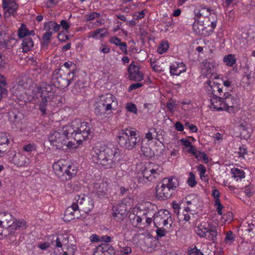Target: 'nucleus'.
Returning <instances> with one entry per match:
<instances>
[{"label": "nucleus", "mask_w": 255, "mask_h": 255, "mask_svg": "<svg viewBox=\"0 0 255 255\" xmlns=\"http://www.w3.org/2000/svg\"><path fill=\"white\" fill-rule=\"evenodd\" d=\"M188 255H204V254L198 249L196 246L191 248L188 250Z\"/></svg>", "instance_id": "de8ad7c7"}, {"label": "nucleus", "mask_w": 255, "mask_h": 255, "mask_svg": "<svg viewBox=\"0 0 255 255\" xmlns=\"http://www.w3.org/2000/svg\"><path fill=\"white\" fill-rule=\"evenodd\" d=\"M171 218L169 212L166 210H160L158 211L155 216L153 218V223L155 227L162 226L169 228L171 224H169V227L167 226L169 224V219Z\"/></svg>", "instance_id": "f8f14e48"}, {"label": "nucleus", "mask_w": 255, "mask_h": 255, "mask_svg": "<svg viewBox=\"0 0 255 255\" xmlns=\"http://www.w3.org/2000/svg\"><path fill=\"white\" fill-rule=\"evenodd\" d=\"M10 140L4 132L0 133V157L7 149Z\"/></svg>", "instance_id": "c85d7f7f"}, {"label": "nucleus", "mask_w": 255, "mask_h": 255, "mask_svg": "<svg viewBox=\"0 0 255 255\" xmlns=\"http://www.w3.org/2000/svg\"><path fill=\"white\" fill-rule=\"evenodd\" d=\"M169 45L167 41H162L157 48V52L159 54H162L168 49Z\"/></svg>", "instance_id": "a18cd8bd"}, {"label": "nucleus", "mask_w": 255, "mask_h": 255, "mask_svg": "<svg viewBox=\"0 0 255 255\" xmlns=\"http://www.w3.org/2000/svg\"><path fill=\"white\" fill-rule=\"evenodd\" d=\"M118 105L116 98L111 93L101 95L95 101V114L97 116L109 114L116 110Z\"/></svg>", "instance_id": "7ed1b4c3"}, {"label": "nucleus", "mask_w": 255, "mask_h": 255, "mask_svg": "<svg viewBox=\"0 0 255 255\" xmlns=\"http://www.w3.org/2000/svg\"><path fill=\"white\" fill-rule=\"evenodd\" d=\"M100 14L99 13L94 12L91 13L89 14H87L85 15V18L86 21H90L94 20L96 18H98L100 16Z\"/></svg>", "instance_id": "603ef678"}, {"label": "nucleus", "mask_w": 255, "mask_h": 255, "mask_svg": "<svg viewBox=\"0 0 255 255\" xmlns=\"http://www.w3.org/2000/svg\"><path fill=\"white\" fill-rule=\"evenodd\" d=\"M255 38V34L253 31L245 30L241 34V47L246 49L247 47L251 44Z\"/></svg>", "instance_id": "aec40b11"}, {"label": "nucleus", "mask_w": 255, "mask_h": 255, "mask_svg": "<svg viewBox=\"0 0 255 255\" xmlns=\"http://www.w3.org/2000/svg\"><path fill=\"white\" fill-rule=\"evenodd\" d=\"M236 58L234 54H230L225 55L223 58V61L229 67H232L236 62Z\"/></svg>", "instance_id": "ea45409f"}, {"label": "nucleus", "mask_w": 255, "mask_h": 255, "mask_svg": "<svg viewBox=\"0 0 255 255\" xmlns=\"http://www.w3.org/2000/svg\"><path fill=\"white\" fill-rule=\"evenodd\" d=\"M194 155L198 160L202 159L205 163H207L209 161L207 155L204 152L197 151Z\"/></svg>", "instance_id": "09e8293b"}, {"label": "nucleus", "mask_w": 255, "mask_h": 255, "mask_svg": "<svg viewBox=\"0 0 255 255\" xmlns=\"http://www.w3.org/2000/svg\"><path fill=\"white\" fill-rule=\"evenodd\" d=\"M216 63L212 59L206 60L201 64V73L205 77H209L214 72L216 67Z\"/></svg>", "instance_id": "f3484780"}, {"label": "nucleus", "mask_w": 255, "mask_h": 255, "mask_svg": "<svg viewBox=\"0 0 255 255\" xmlns=\"http://www.w3.org/2000/svg\"><path fill=\"white\" fill-rule=\"evenodd\" d=\"M231 172L232 174V177L234 178L236 181H238L245 177V173L242 169L233 168L231 169Z\"/></svg>", "instance_id": "4c0bfd02"}, {"label": "nucleus", "mask_w": 255, "mask_h": 255, "mask_svg": "<svg viewBox=\"0 0 255 255\" xmlns=\"http://www.w3.org/2000/svg\"><path fill=\"white\" fill-rule=\"evenodd\" d=\"M154 206L150 203H146L137 206L139 210V215H143L145 218H154L157 212L153 209Z\"/></svg>", "instance_id": "2eb2a0df"}, {"label": "nucleus", "mask_w": 255, "mask_h": 255, "mask_svg": "<svg viewBox=\"0 0 255 255\" xmlns=\"http://www.w3.org/2000/svg\"><path fill=\"white\" fill-rule=\"evenodd\" d=\"M205 225H206V222H202L199 225L195 230V232L197 234V235L201 238H205L206 237V233L204 231V230L202 229V227H204Z\"/></svg>", "instance_id": "37998d69"}, {"label": "nucleus", "mask_w": 255, "mask_h": 255, "mask_svg": "<svg viewBox=\"0 0 255 255\" xmlns=\"http://www.w3.org/2000/svg\"><path fill=\"white\" fill-rule=\"evenodd\" d=\"M206 92L208 95L210 96V101L216 97H218L220 99V97H218V95L217 94V91L220 89V86H221V84L220 83H216L213 82V83L210 80H208L206 82Z\"/></svg>", "instance_id": "412c9836"}, {"label": "nucleus", "mask_w": 255, "mask_h": 255, "mask_svg": "<svg viewBox=\"0 0 255 255\" xmlns=\"http://www.w3.org/2000/svg\"><path fill=\"white\" fill-rule=\"evenodd\" d=\"M176 105L175 102H168L167 103L166 107L170 112H173L175 111Z\"/></svg>", "instance_id": "680f3d73"}, {"label": "nucleus", "mask_w": 255, "mask_h": 255, "mask_svg": "<svg viewBox=\"0 0 255 255\" xmlns=\"http://www.w3.org/2000/svg\"><path fill=\"white\" fill-rule=\"evenodd\" d=\"M45 92L46 93V95L47 96L48 95H50V98L48 99L49 103L50 102V104H51L53 106H58V102H57V98H56V95L53 94V93L51 92V86L50 85H47L44 88H43Z\"/></svg>", "instance_id": "72a5a7b5"}, {"label": "nucleus", "mask_w": 255, "mask_h": 255, "mask_svg": "<svg viewBox=\"0 0 255 255\" xmlns=\"http://www.w3.org/2000/svg\"><path fill=\"white\" fill-rule=\"evenodd\" d=\"M198 170L200 172V177L202 179L206 177L205 174L206 172V168L203 165L200 164L198 167Z\"/></svg>", "instance_id": "4d7b16f0"}, {"label": "nucleus", "mask_w": 255, "mask_h": 255, "mask_svg": "<svg viewBox=\"0 0 255 255\" xmlns=\"http://www.w3.org/2000/svg\"><path fill=\"white\" fill-rule=\"evenodd\" d=\"M117 140L120 145L128 150L135 148L139 144L140 138L135 131L126 128L118 132Z\"/></svg>", "instance_id": "39448f33"}, {"label": "nucleus", "mask_w": 255, "mask_h": 255, "mask_svg": "<svg viewBox=\"0 0 255 255\" xmlns=\"http://www.w3.org/2000/svg\"><path fill=\"white\" fill-rule=\"evenodd\" d=\"M60 27L61 28L65 30H68V29L70 27V24L65 20H61L60 22Z\"/></svg>", "instance_id": "0e129e2a"}, {"label": "nucleus", "mask_w": 255, "mask_h": 255, "mask_svg": "<svg viewBox=\"0 0 255 255\" xmlns=\"http://www.w3.org/2000/svg\"><path fill=\"white\" fill-rule=\"evenodd\" d=\"M120 252L125 255H128L131 252V249L129 247L125 246L121 247Z\"/></svg>", "instance_id": "338daca9"}, {"label": "nucleus", "mask_w": 255, "mask_h": 255, "mask_svg": "<svg viewBox=\"0 0 255 255\" xmlns=\"http://www.w3.org/2000/svg\"><path fill=\"white\" fill-rule=\"evenodd\" d=\"M33 47V41L31 37H27L22 39L21 48L23 52H27L31 50Z\"/></svg>", "instance_id": "473e14b6"}, {"label": "nucleus", "mask_w": 255, "mask_h": 255, "mask_svg": "<svg viewBox=\"0 0 255 255\" xmlns=\"http://www.w3.org/2000/svg\"><path fill=\"white\" fill-rule=\"evenodd\" d=\"M74 72L62 74L60 70H55L52 76L53 84L58 88L64 89L70 85L71 80H74Z\"/></svg>", "instance_id": "1a4fd4ad"}, {"label": "nucleus", "mask_w": 255, "mask_h": 255, "mask_svg": "<svg viewBox=\"0 0 255 255\" xmlns=\"http://www.w3.org/2000/svg\"><path fill=\"white\" fill-rule=\"evenodd\" d=\"M156 130L154 128H150L148 132L145 135V138L148 139V140H151L153 139L152 135L153 133H156Z\"/></svg>", "instance_id": "bf43d9fd"}, {"label": "nucleus", "mask_w": 255, "mask_h": 255, "mask_svg": "<svg viewBox=\"0 0 255 255\" xmlns=\"http://www.w3.org/2000/svg\"><path fill=\"white\" fill-rule=\"evenodd\" d=\"M238 128L241 138L248 139L250 137V128L247 125L242 123Z\"/></svg>", "instance_id": "2f4dec72"}, {"label": "nucleus", "mask_w": 255, "mask_h": 255, "mask_svg": "<svg viewBox=\"0 0 255 255\" xmlns=\"http://www.w3.org/2000/svg\"><path fill=\"white\" fill-rule=\"evenodd\" d=\"M185 126L186 128L190 129V130L192 132H196L198 130V128L195 125L190 124L188 122L185 123Z\"/></svg>", "instance_id": "052dcab7"}, {"label": "nucleus", "mask_w": 255, "mask_h": 255, "mask_svg": "<svg viewBox=\"0 0 255 255\" xmlns=\"http://www.w3.org/2000/svg\"><path fill=\"white\" fill-rule=\"evenodd\" d=\"M133 213L130 214L129 218L134 227H137L141 223L143 215H139V210L136 208H133Z\"/></svg>", "instance_id": "cd10ccee"}, {"label": "nucleus", "mask_w": 255, "mask_h": 255, "mask_svg": "<svg viewBox=\"0 0 255 255\" xmlns=\"http://www.w3.org/2000/svg\"><path fill=\"white\" fill-rule=\"evenodd\" d=\"M255 80L254 74L247 67L242 79V85L245 89H248L251 86Z\"/></svg>", "instance_id": "5701e85b"}, {"label": "nucleus", "mask_w": 255, "mask_h": 255, "mask_svg": "<svg viewBox=\"0 0 255 255\" xmlns=\"http://www.w3.org/2000/svg\"><path fill=\"white\" fill-rule=\"evenodd\" d=\"M194 18H205L204 20H207L212 26L216 27L217 15L214 8L208 7L204 4H198L194 9Z\"/></svg>", "instance_id": "0eeeda50"}, {"label": "nucleus", "mask_w": 255, "mask_h": 255, "mask_svg": "<svg viewBox=\"0 0 255 255\" xmlns=\"http://www.w3.org/2000/svg\"><path fill=\"white\" fill-rule=\"evenodd\" d=\"M109 42L111 44L116 45V46H119L121 44V40L117 36H113L110 38Z\"/></svg>", "instance_id": "13d9d810"}, {"label": "nucleus", "mask_w": 255, "mask_h": 255, "mask_svg": "<svg viewBox=\"0 0 255 255\" xmlns=\"http://www.w3.org/2000/svg\"><path fill=\"white\" fill-rule=\"evenodd\" d=\"M142 85L143 84L140 83H133L128 87V90L129 92H130L133 90L141 87Z\"/></svg>", "instance_id": "774afa93"}, {"label": "nucleus", "mask_w": 255, "mask_h": 255, "mask_svg": "<svg viewBox=\"0 0 255 255\" xmlns=\"http://www.w3.org/2000/svg\"><path fill=\"white\" fill-rule=\"evenodd\" d=\"M50 95H46V93L43 88L41 90V99L39 100L38 109L41 112L42 116H45L47 114V107L49 103L48 99L50 98Z\"/></svg>", "instance_id": "4be33fe9"}, {"label": "nucleus", "mask_w": 255, "mask_h": 255, "mask_svg": "<svg viewBox=\"0 0 255 255\" xmlns=\"http://www.w3.org/2000/svg\"><path fill=\"white\" fill-rule=\"evenodd\" d=\"M80 213L77 204L73 201L72 205L65 210L63 219L65 222H69L75 218H78Z\"/></svg>", "instance_id": "ddd939ff"}, {"label": "nucleus", "mask_w": 255, "mask_h": 255, "mask_svg": "<svg viewBox=\"0 0 255 255\" xmlns=\"http://www.w3.org/2000/svg\"><path fill=\"white\" fill-rule=\"evenodd\" d=\"M187 204V207L185 208V211L188 212L191 211H194L197 208L198 197L195 195H190L185 198Z\"/></svg>", "instance_id": "a878e982"}, {"label": "nucleus", "mask_w": 255, "mask_h": 255, "mask_svg": "<svg viewBox=\"0 0 255 255\" xmlns=\"http://www.w3.org/2000/svg\"><path fill=\"white\" fill-rule=\"evenodd\" d=\"M157 229L155 230L156 233V237L157 238H161L165 236L167 232L166 229H164L162 227L160 228L159 227H156Z\"/></svg>", "instance_id": "49530a36"}, {"label": "nucleus", "mask_w": 255, "mask_h": 255, "mask_svg": "<svg viewBox=\"0 0 255 255\" xmlns=\"http://www.w3.org/2000/svg\"><path fill=\"white\" fill-rule=\"evenodd\" d=\"M44 26L46 30L49 31L52 30L54 33L58 32L60 29V25L52 21L45 23Z\"/></svg>", "instance_id": "58836bf2"}, {"label": "nucleus", "mask_w": 255, "mask_h": 255, "mask_svg": "<svg viewBox=\"0 0 255 255\" xmlns=\"http://www.w3.org/2000/svg\"><path fill=\"white\" fill-rule=\"evenodd\" d=\"M74 201L77 204L79 211H81L85 213L90 212L94 206L93 200L85 195H76Z\"/></svg>", "instance_id": "9b49d317"}, {"label": "nucleus", "mask_w": 255, "mask_h": 255, "mask_svg": "<svg viewBox=\"0 0 255 255\" xmlns=\"http://www.w3.org/2000/svg\"><path fill=\"white\" fill-rule=\"evenodd\" d=\"M17 35L19 38L23 39L31 36H34L35 32L33 30H29L27 26L24 23H22L17 30Z\"/></svg>", "instance_id": "bb28decb"}, {"label": "nucleus", "mask_w": 255, "mask_h": 255, "mask_svg": "<svg viewBox=\"0 0 255 255\" xmlns=\"http://www.w3.org/2000/svg\"><path fill=\"white\" fill-rule=\"evenodd\" d=\"M64 238L63 235H61L57 237L56 239V246L58 248H62L63 246Z\"/></svg>", "instance_id": "69168bd1"}, {"label": "nucleus", "mask_w": 255, "mask_h": 255, "mask_svg": "<svg viewBox=\"0 0 255 255\" xmlns=\"http://www.w3.org/2000/svg\"><path fill=\"white\" fill-rule=\"evenodd\" d=\"M2 6L4 10V18L7 19L12 15L15 18L16 11V0H3Z\"/></svg>", "instance_id": "4468645a"}, {"label": "nucleus", "mask_w": 255, "mask_h": 255, "mask_svg": "<svg viewBox=\"0 0 255 255\" xmlns=\"http://www.w3.org/2000/svg\"><path fill=\"white\" fill-rule=\"evenodd\" d=\"M94 192L99 197H103L108 190V184L103 181H99L94 184Z\"/></svg>", "instance_id": "b1692460"}, {"label": "nucleus", "mask_w": 255, "mask_h": 255, "mask_svg": "<svg viewBox=\"0 0 255 255\" xmlns=\"http://www.w3.org/2000/svg\"><path fill=\"white\" fill-rule=\"evenodd\" d=\"M6 80L3 76L0 75V100L2 96L6 94V90L5 88Z\"/></svg>", "instance_id": "79ce46f5"}, {"label": "nucleus", "mask_w": 255, "mask_h": 255, "mask_svg": "<svg viewBox=\"0 0 255 255\" xmlns=\"http://www.w3.org/2000/svg\"><path fill=\"white\" fill-rule=\"evenodd\" d=\"M141 150L142 154L146 157H152L154 155V151L150 147L148 142L144 143L143 141H142Z\"/></svg>", "instance_id": "f704fd0d"}, {"label": "nucleus", "mask_w": 255, "mask_h": 255, "mask_svg": "<svg viewBox=\"0 0 255 255\" xmlns=\"http://www.w3.org/2000/svg\"><path fill=\"white\" fill-rule=\"evenodd\" d=\"M219 98L217 97L211 100L210 108L217 111L225 110L229 113H234L239 102L238 97L225 92L223 96Z\"/></svg>", "instance_id": "20e7f679"}, {"label": "nucleus", "mask_w": 255, "mask_h": 255, "mask_svg": "<svg viewBox=\"0 0 255 255\" xmlns=\"http://www.w3.org/2000/svg\"><path fill=\"white\" fill-rule=\"evenodd\" d=\"M53 169L55 175L63 182L70 180L76 175L78 171L74 164L64 165L60 161L53 164Z\"/></svg>", "instance_id": "423d86ee"}, {"label": "nucleus", "mask_w": 255, "mask_h": 255, "mask_svg": "<svg viewBox=\"0 0 255 255\" xmlns=\"http://www.w3.org/2000/svg\"><path fill=\"white\" fill-rule=\"evenodd\" d=\"M37 146L34 143H29L26 145H25L23 147V151L28 152L31 153L33 151H35L36 150Z\"/></svg>", "instance_id": "c03bdc74"}, {"label": "nucleus", "mask_w": 255, "mask_h": 255, "mask_svg": "<svg viewBox=\"0 0 255 255\" xmlns=\"http://www.w3.org/2000/svg\"><path fill=\"white\" fill-rule=\"evenodd\" d=\"M182 63H175L172 64L170 66V73L171 75H179L182 72L185 71V69L182 67V70H179L182 67Z\"/></svg>", "instance_id": "e433bc0d"}, {"label": "nucleus", "mask_w": 255, "mask_h": 255, "mask_svg": "<svg viewBox=\"0 0 255 255\" xmlns=\"http://www.w3.org/2000/svg\"><path fill=\"white\" fill-rule=\"evenodd\" d=\"M126 206L124 204H119L114 209L113 216L118 221H122L126 213Z\"/></svg>", "instance_id": "393cba45"}, {"label": "nucleus", "mask_w": 255, "mask_h": 255, "mask_svg": "<svg viewBox=\"0 0 255 255\" xmlns=\"http://www.w3.org/2000/svg\"><path fill=\"white\" fill-rule=\"evenodd\" d=\"M126 108L127 110L132 113L137 114V108L135 104L132 103H128L127 104Z\"/></svg>", "instance_id": "6e6d98bb"}, {"label": "nucleus", "mask_w": 255, "mask_h": 255, "mask_svg": "<svg viewBox=\"0 0 255 255\" xmlns=\"http://www.w3.org/2000/svg\"><path fill=\"white\" fill-rule=\"evenodd\" d=\"M92 133L90 125L76 119L62 129L52 132L49 136L51 144L58 149H63L70 138H73L78 143L88 138Z\"/></svg>", "instance_id": "f257e3e1"}, {"label": "nucleus", "mask_w": 255, "mask_h": 255, "mask_svg": "<svg viewBox=\"0 0 255 255\" xmlns=\"http://www.w3.org/2000/svg\"><path fill=\"white\" fill-rule=\"evenodd\" d=\"M201 227L206 233V237L205 238L214 243H216L218 235L217 227L216 226L207 223H206V225H205L204 227Z\"/></svg>", "instance_id": "a211bd4d"}, {"label": "nucleus", "mask_w": 255, "mask_h": 255, "mask_svg": "<svg viewBox=\"0 0 255 255\" xmlns=\"http://www.w3.org/2000/svg\"><path fill=\"white\" fill-rule=\"evenodd\" d=\"M91 35L89 37H91L93 38H100L106 36L108 34V30L105 28H98L96 30L91 32Z\"/></svg>", "instance_id": "c9c22d12"}, {"label": "nucleus", "mask_w": 255, "mask_h": 255, "mask_svg": "<svg viewBox=\"0 0 255 255\" xmlns=\"http://www.w3.org/2000/svg\"><path fill=\"white\" fill-rule=\"evenodd\" d=\"M140 68L138 66L135 65V62L132 61L128 68V71L129 74V79L133 81H140L142 79L143 75L140 72Z\"/></svg>", "instance_id": "6ab92c4d"}, {"label": "nucleus", "mask_w": 255, "mask_h": 255, "mask_svg": "<svg viewBox=\"0 0 255 255\" xmlns=\"http://www.w3.org/2000/svg\"><path fill=\"white\" fill-rule=\"evenodd\" d=\"M27 227L26 222L23 219L17 220V230H22Z\"/></svg>", "instance_id": "864d4df0"}, {"label": "nucleus", "mask_w": 255, "mask_h": 255, "mask_svg": "<svg viewBox=\"0 0 255 255\" xmlns=\"http://www.w3.org/2000/svg\"><path fill=\"white\" fill-rule=\"evenodd\" d=\"M13 218L12 215L9 213H4L0 220V223L2 224V227L4 228H9L12 224L14 223Z\"/></svg>", "instance_id": "c756f323"}, {"label": "nucleus", "mask_w": 255, "mask_h": 255, "mask_svg": "<svg viewBox=\"0 0 255 255\" xmlns=\"http://www.w3.org/2000/svg\"><path fill=\"white\" fill-rule=\"evenodd\" d=\"M53 33L48 30L43 35L42 39L44 43L48 44L51 38Z\"/></svg>", "instance_id": "5fc2aeb1"}, {"label": "nucleus", "mask_w": 255, "mask_h": 255, "mask_svg": "<svg viewBox=\"0 0 255 255\" xmlns=\"http://www.w3.org/2000/svg\"><path fill=\"white\" fill-rule=\"evenodd\" d=\"M46 6L47 8L53 7L58 2V0H44Z\"/></svg>", "instance_id": "e2e57ef3"}, {"label": "nucleus", "mask_w": 255, "mask_h": 255, "mask_svg": "<svg viewBox=\"0 0 255 255\" xmlns=\"http://www.w3.org/2000/svg\"><path fill=\"white\" fill-rule=\"evenodd\" d=\"M214 205L215 206H216V210L218 214L220 215H222L223 214L222 209L224 208V207L223 205L221 204L219 199H217L215 200Z\"/></svg>", "instance_id": "8fccbe9b"}, {"label": "nucleus", "mask_w": 255, "mask_h": 255, "mask_svg": "<svg viewBox=\"0 0 255 255\" xmlns=\"http://www.w3.org/2000/svg\"><path fill=\"white\" fill-rule=\"evenodd\" d=\"M187 183L191 187H193L196 185L197 182L195 181V175L193 172H190L189 178L187 180Z\"/></svg>", "instance_id": "3c124183"}, {"label": "nucleus", "mask_w": 255, "mask_h": 255, "mask_svg": "<svg viewBox=\"0 0 255 255\" xmlns=\"http://www.w3.org/2000/svg\"><path fill=\"white\" fill-rule=\"evenodd\" d=\"M161 172V168L158 164L150 162L136 178L139 183H146L157 178Z\"/></svg>", "instance_id": "6e6552de"}, {"label": "nucleus", "mask_w": 255, "mask_h": 255, "mask_svg": "<svg viewBox=\"0 0 255 255\" xmlns=\"http://www.w3.org/2000/svg\"><path fill=\"white\" fill-rule=\"evenodd\" d=\"M193 25L194 31L199 35L206 36L210 35L215 28L207 20H201L200 18H194Z\"/></svg>", "instance_id": "9d476101"}, {"label": "nucleus", "mask_w": 255, "mask_h": 255, "mask_svg": "<svg viewBox=\"0 0 255 255\" xmlns=\"http://www.w3.org/2000/svg\"><path fill=\"white\" fill-rule=\"evenodd\" d=\"M235 235L231 231L227 232L225 235V243L229 245H232L235 241Z\"/></svg>", "instance_id": "a19ab883"}, {"label": "nucleus", "mask_w": 255, "mask_h": 255, "mask_svg": "<svg viewBox=\"0 0 255 255\" xmlns=\"http://www.w3.org/2000/svg\"><path fill=\"white\" fill-rule=\"evenodd\" d=\"M162 182L173 191L179 186V182L177 178L174 177L165 178Z\"/></svg>", "instance_id": "7c9ffc66"}, {"label": "nucleus", "mask_w": 255, "mask_h": 255, "mask_svg": "<svg viewBox=\"0 0 255 255\" xmlns=\"http://www.w3.org/2000/svg\"><path fill=\"white\" fill-rule=\"evenodd\" d=\"M173 191L162 181L160 186L156 187V196L160 200H164L172 196Z\"/></svg>", "instance_id": "dca6fc26"}, {"label": "nucleus", "mask_w": 255, "mask_h": 255, "mask_svg": "<svg viewBox=\"0 0 255 255\" xmlns=\"http://www.w3.org/2000/svg\"><path fill=\"white\" fill-rule=\"evenodd\" d=\"M93 162L106 169L115 168L120 158V149L117 145H107L98 143L91 152Z\"/></svg>", "instance_id": "f03ea898"}]
</instances>
